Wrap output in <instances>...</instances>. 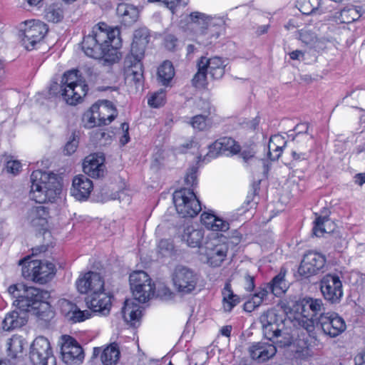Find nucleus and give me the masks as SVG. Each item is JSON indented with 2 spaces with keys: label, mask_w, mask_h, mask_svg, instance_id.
Listing matches in <instances>:
<instances>
[{
  "label": "nucleus",
  "mask_w": 365,
  "mask_h": 365,
  "mask_svg": "<svg viewBox=\"0 0 365 365\" xmlns=\"http://www.w3.org/2000/svg\"><path fill=\"white\" fill-rule=\"evenodd\" d=\"M119 35L118 28H110L101 22L93 26L91 34L84 36L81 43L82 50L89 57L102 58L110 63H115L119 59Z\"/></svg>",
  "instance_id": "obj_1"
},
{
  "label": "nucleus",
  "mask_w": 365,
  "mask_h": 365,
  "mask_svg": "<svg viewBox=\"0 0 365 365\" xmlns=\"http://www.w3.org/2000/svg\"><path fill=\"white\" fill-rule=\"evenodd\" d=\"M129 282L134 299L125 301L122 308V314L125 322L134 325L136 322L139 321L141 316L140 306L134 300L140 303L146 302L154 296L155 287L151 283V279L144 271H135L131 273Z\"/></svg>",
  "instance_id": "obj_2"
},
{
  "label": "nucleus",
  "mask_w": 365,
  "mask_h": 365,
  "mask_svg": "<svg viewBox=\"0 0 365 365\" xmlns=\"http://www.w3.org/2000/svg\"><path fill=\"white\" fill-rule=\"evenodd\" d=\"M281 307L287 314H294V319L298 325L302 327L311 337L317 339L319 329L318 299L304 298L297 300L296 297L289 298L282 302Z\"/></svg>",
  "instance_id": "obj_3"
},
{
  "label": "nucleus",
  "mask_w": 365,
  "mask_h": 365,
  "mask_svg": "<svg viewBox=\"0 0 365 365\" xmlns=\"http://www.w3.org/2000/svg\"><path fill=\"white\" fill-rule=\"evenodd\" d=\"M150 34L146 29H140L135 31L131 44L130 53L124 61L126 78L133 81L136 87L142 85L143 81V66L145 48L149 42Z\"/></svg>",
  "instance_id": "obj_4"
},
{
  "label": "nucleus",
  "mask_w": 365,
  "mask_h": 365,
  "mask_svg": "<svg viewBox=\"0 0 365 365\" xmlns=\"http://www.w3.org/2000/svg\"><path fill=\"white\" fill-rule=\"evenodd\" d=\"M29 197L38 203L52 201L61 193V186L56 175L37 170L31 175Z\"/></svg>",
  "instance_id": "obj_5"
},
{
  "label": "nucleus",
  "mask_w": 365,
  "mask_h": 365,
  "mask_svg": "<svg viewBox=\"0 0 365 365\" xmlns=\"http://www.w3.org/2000/svg\"><path fill=\"white\" fill-rule=\"evenodd\" d=\"M9 293L16 299L13 304L19 309L29 312H33L35 315H39L38 309L42 302L49 297V293L46 290L26 287L24 284H13L8 288Z\"/></svg>",
  "instance_id": "obj_6"
},
{
  "label": "nucleus",
  "mask_w": 365,
  "mask_h": 365,
  "mask_svg": "<svg viewBox=\"0 0 365 365\" xmlns=\"http://www.w3.org/2000/svg\"><path fill=\"white\" fill-rule=\"evenodd\" d=\"M190 19L195 25L197 33V42L205 46L212 43L210 38H217L222 30L225 21L222 18H213L198 11L190 14Z\"/></svg>",
  "instance_id": "obj_7"
},
{
  "label": "nucleus",
  "mask_w": 365,
  "mask_h": 365,
  "mask_svg": "<svg viewBox=\"0 0 365 365\" xmlns=\"http://www.w3.org/2000/svg\"><path fill=\"white\" fill-rule=\"evenodd\" d=\"M22 265V275L40 284L46 283L55 274V265L48 261L31 260L27 257L19 261Z\"/></svg>",
  "instance_id": "obj_8"
},
{
  "label": "nucleus",
  "mask_w": 365,
  "mask_h": 365,
  "mask_svg": "<svg viewBox=\"0 0 365 365\" xmlns=\"http://www.w3.org/2000/svg\"><path fill=\"white\" fill-rule=\"evenodd\" d=\"M87 85L78 83L76 71H70L64 73L61 80V92L64 101L70 105H75L86 96Z\"/></svg>",
  "instance_id": "obj_9"
},
{
  "label": "nucleus",
  "mask_w": 365,
  "mask_h": 365,
  "mask_svg": "<svg viewBox=\"0 0 365 365\" xmlns=\"http://www.w3.org/2000/svg\"><path fill=\"white\" fill-rule=\"evenodd\" d=\"M117 116V110L109 101H103L100 104H93L84 115L87 120L86 126L92 128L110 123Z\"/></svg>",
  "instance_id": "obj_10"
},
{
  "label": "nucleus",
  "mask_w": 365,
  "mask_h": 365,
  "mask_svg": "<svg viewBox=\"0 0 365 365\" xmlns=\"http://www.w3.org/2000/svg\"><path fill=\"white\" fill-rule=\"evenodd\" d=\"M176 210L182 217L196 216L202 210L195 194L189 188H182L173 193Z\"/></svg>",
  "instance_id": "obj_11"
},
{
  "label": "nucleus",
  "mask_w": 365,
  "mask_h": 365,
  "mask_svg": "<svg viewBox=\"0 0 365 365\" xmlns=\"http://www.w3.org/2000/svg\"><path fill=\"white\" fill-rule=\"evenodd\" d=\"M172 279L176 291L182 295H185L192 293L196 289L199 277L193 269L178 265L174 269Z\"/></svg>",
  "instance_id": "obj_12"
},
{
  "label": "nucleus",
  "mask_w": 365,
  "mask_h": 365,
  "mask_svg": "<svg viewBox=\"0 0 365 365\" xmlns=\"http://www.w3.org/2000/svg\"><path fill=\"white\" fill-rule=\"evenodd\" d=\"M46 24L39 20H31L24 23L20 30L22 45L26 50H32L48 31Z\"/></svg>",
  "instance_id": "obj_13"
},
{
  "label": "nucleus",
  "mask_w": 365,
  "mask_h": 365,
  "mask_svg": "<svg viewBox=\"0 0 365 365\" xmlns=\"http://www.w3.org/2000/svg\"><path fill=\"white\" fill-rule=\"evenodd\" d=\"M30 359L34 365H55L48 340L44 336L36 337L31 345Z\"/></svg>",
  "instance_id": "obj_14"
},
{
  "label": "nucleus",
  "mask_w": 365,
  "mask_h": 365,
  "mask_svg": "<svg viewBox=\"0 0 365 365\" xmlns=\"http://www.w3.org/2000/svg\"><path fill=\"white\" fill-rule=\"evenodd\" d=\"M59 344L62 361L65 364L76 365L83 361L84 359L83 349L75 339L68 335H63Z\"/></svg>",
  "instance_id": "obj_15"
},
{
  "label": "nucleus",
  "mask_w": 365,
  "mask_h": 365,
  "mask_svg": "<svg viewBox=\"0 0 365 365\" xmlns=\"http://www.w3.org/2000/svg\"><path fill=\"white\" fill-rule=\"evenodd\" d=\"M321 294L327 302H339L342 296V282L336 274H328L321 279Z\"/></svg>",
  "instance_id": "obj_16"
},
{
  "label": "nucleus",
  "mask_w": 365,
  "mask_h": 365,
  "mask_svg": "<svg viewBox=\"0 0 365 365\" xmlns=\"http://www.w3.org/2000/svg\"><path fill=\"white\" fill-rule=\"evenodd\" d=\"M240 150V146L234 139L223 137L215 140L209 146V151L203 158L199 157V161L209 162L211 159L217 158L219 155L229 152L230 154H236Z\"/></svg>",
  "instance_id": "obj_17"
},
{
  "label": "nucleus",
  "mask_w": 365,
  "mask_h": 365,
  "mask_svg": "<svg viewBox=\"0 0 365 365\" xmlns=\"http://www.w3.org/2000/svg\"><path fill=\"white\" fill-rule=\"evenodd\" d=\"M76 287L81 294H94L104 290V279L99 273L88 272L78 278Z\"/></svg>",
  "instance_id": "obj_18"
},
{
  "label": "nucleus",
  "mask_w": 365,
  "mask_h": 365,
  "mask_svg": "<svg viewBox=\"0 0 365 365\" xmlns=\"http://www.w3.org/2000/svg\"><path fill=\"white\" fill-rule=\"evenodd\" d=\"M346 329V323L342 317L335 312L321 313V329L324 334L330 337H336Z\"/></svg>",
  "instance_id": "obj_19"
},
{
  "label": "nucleus",
  "mask_w": 365,
  "mask_h": 365,
  "mask_svg": "<svg viewBox=\"0 0 365 365\" xmlns=\"http://www.w3.org/2000/svg\"><path fill=\"white\" fill-rule=\"evenodd\" d=\"M88 307L91 312H98L101 315H108L111 308V296L104 290L94 294H89L86 299Z\"/></svg>",
  "instance_id": "obj_20"
},
{
  "label": "nucleus",
  "mask_w": 365,
  "mask_h": 365,
  "mask_svg": "<svg viewBox=\"0 0 365 365\" xmlns=\"http://www.w3.org/2000/svg\"><path fill=\"white\" fill-rule=\"evenodd\" d=\"M248 351L252 359L259 362H264L273 357L276 352V347L267 342H255L252 344Z\"/></svg>",
  "instance_id": "obj_21"
},
{
  "label": "nucleus",
  "mask_w": 365,
  "mask_h": 365,
  "mask_svg": "<svg viewBox=\"0 0 365 365\" xmlns=\"http://www.w3.org/2000/svg\"><path fill=\"white\" fill-rule=\"evenodd\" d=\"M228 249V245L225 243H207L205 247L207 263L212 267H220L227 256Z\"/></svg>",
  "instance_id": "obj_22"
},
{
  "label": "nucleus",
  "mask_w": 365,
  "mask_h": 365,
  "mask_svg": "<svg viewBox=\"0 0 365 365\" xmlns=\"http://www.w3.org/2000/svg\"><path fill=\"white\" fill-rule=\"evenodd\" d=\"M93 185L92 181L84 175L76 176L71 188V195L78 200H85L89 197Z\"/></svg>",
  "instance_id": "obj_23"
},
{
  "label": "nucleus",
  "mask_w": 365,
  "mask_h": 365,
  "mask_svg": "<svg viewBox=\"0 0 365 365\" xmlns=\"http://www.w3.org/2000/svg\"><path fill=\"white\" fill-rule=\"evenodd\" d=\"M48 209L45 206L38 205L29 210L26 220L31 226L38 229H43L48 223Z\"/></svg>",
  "instance_id": "obj_24"
},
{
  "label": "nucleus",
  "mask_w": 365,
  "mask_h": 365,
  "mask_svg": "<svg viewBox=\"0 0 365 365\" xmlns=\"http://www.w3.org/2000/svg\"><path fill=\"white\" fill-rule=\"evenodd\" d=\"M103 161L104 159L101 157H97L95 155H88L85 158L83 164V172L93 178L103 177L105 173Z\"/></svg>",
  "instance_id": "obj_25"
},
{
  "label": "nucleus",
  "mask_w": 365,
  "mask_h": 365,
  "mask_svg": "<svg viewBox=\"0 0 365 365\" xmlns=\"http://www.w3.org/2000/svg\"><path fill=\"white\" fill-rule=\"evenodd\" d=\"M27 321L28 314L26 312L14 310L6 315L2 327L5 331H11L23 327Z\"/></svg>",
  "instance_id": "obj_26"
},
{
  "label": "nucleus",
  "mask_w": 365,
  "mask_h": 365,
  "mask_svg": "<svg viewBox=\"0 0 365 365\" xmlns=\"http://www.w3.org/2000/svg\"><path fill=\"white\" fill-rule=\"evenodd\" d=\"M201 61L205 62V68L213 79H220L225 74L226 66L225 61L218 56L207 58L202 56L200 58Z\"/></svg>",
  "instance_id": "obj_27"
},
{
  "label": "nucleus",
  "mask_w": 365,
  "mask_h": 365,
  "mask_svg": "<svg viewBox=\"0 0 365 365\" xmlns=\"http://www.w3.org/2000/svg\"><path fill=\"white\" fill-rule=\"evenodd\" d=\"M319 258V255L316 252L309 251L305 254L299 267V274L306 277L317 274Z\"/></svg>",
  "instance_id": "obj_28"
},
{
  "label": "nucleus",
  "mask_w": 365,
  "mask_h": 365,
  "mask_svg": "<svg viewBox=\"0 0 365 365\" xmlns=\"http://www.w3.org/2000/svg\"><path fill=\"white\" fill-rule=\"evenodd\" d=\"M285 271L281 269L280 272L276 275L272 281L267 284L260 290H266L267 294L272 292L274 295L278 297L284 293L287 289V283L284 279Z\"/></svg>",
  "instance_id": "obj_29"
},
{
  "label": "nucleus",
  "mask_w": 365,
  "mask_h": 365,
  "mask_svg": "<svg viewBox=\"0 0 365 365\" xmlns=\"http://www.w3.org/2000/svg\"><path fill=\"white\" fill-rule=\"evenodd\" d=\"M117 14L121 17V21L125 26H130L135 22L138 18V9L132 5L120 4L116 9Z\"/></svg>",
  "instance_id": "obj_30"
},
{
  "label": "nucleus",
  "mask_w": 365,
  "mask_h": 365,
  "mask_svg": "<svg viewBox=\"0 0 365 365\" xmlns=\"http://www.w3.org/2000/svg\"><path fill=\"white\" fill-rule=\"evenodd\" d=\"M197 106L200 107V109L204 110L205 113H210V106L208 102L200 99L197 101ZM206 117L205 114L196 115L191 118L188 123L194 129L203 130L207 127Z\"/></svg>",
  "instance_id": "obj_31"
},
{
  "label": "nucleus",
  "mask_w": 365,
  "mask_h": 365,
  "mask_svg": "<svg viewBox=\"0 0 365 365\" xmlns=\"http://www.w3.org/2000/svg\"><path fill=\"white\" fill-rule=\"evenodd\" d=\"M204 237L202 230L195 229L192 226H187L184 229L182 238L187 242L188 246L192 247H200Z\"/></svg>",
  "instance_id": "obj_32"
},
{
  "label": "nucleus",
  "mask_w": 365,
  "mask_h": 365,
  "mask_svg": "<svg viewBox=\"0 0 365 365\" xmlns=\"http://www.w3.org/2000/svg\"><path fill=\"white\" fill-rule=\"evenodd\" d=\"M222 294L223 297V307L226 312H230L233 307L240 302V297L233 293L230 282H226Z\"/></svg>",
  "instance_id": "obj_33"
},
{
  "label": "nucleus",
  "mask_w": 365,
  "mask_h": 365,
  "mask_svg": "<svg viewBox=\"0 0 365 365\" xmlns=\"http://www.w3.org/2000/svg\"><path fill=\"white\" fill-rule=\"evenodd\" d=\"M119 357L120 351L116 344H110L104 349L101 355L103 365H115L119 360Z\"/></svg>",
  "instance_id": "obj_34"
},
{
  "label": "nucleus",
  "mask_w": 365,
  "mask_h": 365,
  "mask_svg": "<svg viewBox=\"0 0 365 365\" xmlns=\"http://www.w3.org/2000/svg\"><path fill=\"white\" fill-rule=\"evenodd\" d=\"M175 75V71L173 64L168 61H164L158 68V78L164 86L168 85Z\"/></svg>",
  "instance_id": "obj_35"
},
{
  "label": "nucleus",
  "mask_w": 365,
  "mask_h": 365,
  "mask_svg": "<svg viewBox=\"0 0 365 365\" xmlns=\"http://www.w3.org/2000/svg\"><path fill=\"white\" fill-rule=\"evenodd\" d=\"M197 71L192 79V85L196 88H203L207 83V70L205 68V62L200 59L197 63Z\"/></svg>",
  "instance_id": "obj_36"
},
{
  "label": "nucleus",
  "mask_w": 365,
  "mask_h": 365,
  "mask_svg": "<svg viewBox=\"0 0 365 365\" xmlns=\"http://www.w3.org/2000/svg\"><path fill=\"white\" fill-rule=\"evenodd\" d=\"M267 296V292L266 290L259 289L252 295L250 300L244 304V309L248 312H252L255 309L260 306Z\"/></svg>",
  "instance_id": "obj_37"
},
{
  "label": "nucleus",
  "mask_w": 365,
  "mask_h": 365,
  "mask_svg": "<svg viewBox=\"0 0 365 365\" xmlns=\"http://www.w3.org/2000/svg\"><path fill=\"white\" fill-rule=\"evenodd\" d=\"M329 214L327 208L321 210V233L332 235L336 228L335 222L328 218Z\"/></svg>",
  "instance_id": "obj_38"
},
{
  "label": "nucleus",
  "mask_w": 365,
  "mask_h": 365,
  "mask_svg": "<svg viewBox=\"0 0 365 365\" xmlns=\"http://www.w3.org/2000/svg\"><path fill=\"white\" fill-rule=\"evenodd\" d=\"M360 15L358 10L354 7L344 8L341 11V21L345 24L351 23L359 18Z\"/></svg>",
  "instance_id": "obj_39"
},
{
  "label": "nucleus",
  "mask_w": 365,
  "mask_h": 365,
  "mask_svg": "<svg viewBox=\"0 0 365 365\" xmlns=\"http://www.w3.org/2000/svg\"><path fill=\"white\" fill-rule=\"evenodd\" d=\"M262 326L272 325L273 324H282V319H279L278 315L274 310H268L264 312L259 317Z\"/></svg>",
  "instance_id": "obj_40"
},
{
  "label": "nucleus",
  "mask_w": 365,
  "mask_h": 365,
  "mask_svg": "<svg viewBox=\"0 0 365 365\" xmlns=\"http://www.w3.org/2000/svg\"><path fill=\"white\" fill-rule=\"evenodd\" d=\"M91 317V310L81 311L78 307L76 308L71 315L67 319L72 323L82 322Z\"/></svg>",
  "instance_id": "obj_41"
},
{
  "label": "nucleus",
  "mask_w": 365,
  "mask_h": 365,
  "mask_svg": "<svg viewBox=\"0 0 365 365\" xmlns=\"http://www.w3.org/2000/svg\"><path fill=\"white\" fill-rule=\"evenodd\" d=\"M281 324L262 326L264 336L270 341H274L276 336L281 334Z\"/></svg>",
  "instance_id": "obj_42"
},
{
  "label": "nucleus",
  "mask_w": 365,
  "mask_h": 365,
  "mask_svg": "<svg viewBox=\"0 0 365 365\" xmlns=\"http://www.w3.org/2000/svg\"><path fill=\"white\" fill-rule=\"evenodd\" d=\"M7 345L9 355L12 358H15L23 350L21 341L17 337L9 339Z\"/></svg>",
  "instance_id": "obj_43"
},
{
  "label": "nucleus",
  "mask_w": 365,
  "mask_h": 365,
  "mask_svg": "<svg viewBox=\"0 0 365 365\" xmlns=\"http://www.w3.org/2000/svg\"><path fill=\"white\" fill-rule=\"evenodd\" d=\"M165 93L163 89L152 94L148 101L150 106L153 108H159L165 103Z\"/></svg>",
  "instance_id": "obj_44"
},
{
  "label": "nucleus",
  "mask_w": 365,
  "mask_h": 365,
  "mask_svg": "<svg viewBox=\"0 0 365 365\" xmlns=\"http://www.w3.org/2000/svg\"><path fill=\"white\" fill-rule=\"evenodd\" d=\"M79 138L76 132L72 133L69 140L64 146L65 155H70L74 153L78 146Z\"/></svg>",
  "instance_id": "obj_45"
},
{
  "label": "nucleus",
  "mask_w": 365,
  "mask_h": 365,
  "mask_svg": "<svg viewBox=\"0 0 365 365\" xmlns=\"http://www.w3.org/2000/svg\"><path fill=\"white\" fill-rule=\"evenodd\" d=\"M58 306L61 314L68 319L71 313L76 310L77 306L70 301L62 299L58 301Z\"/></svg>",
  "instance_id": "obj_46"
},
{
  "label": "nucleus",
  "mask_w": 365,
  "mask_h": 365,
  "mask_svg": "<svg viewBox=\"0 0 365 365\" xmlns=\"http://www.w3.org/2000/svg\"><path fill=\"white\" fill-rule=\"evenodd\" d=\"M319 6V0H304L300 11L303 14L309 15L317 11Z\"/></svg>",
  "instance_id": "obj_47"
},
{
  "label": "nucleus",
  "mask_w": 365,
  "mask_h": 365,
  "mask_svg": "<svg viewBox=\"0 0 365 365\" xmlns=\"http://www.w3.org/2000/svg\"><path fill=\"white\" fill-rule=\"evenodd\" d=\"M173 249V244L169 240H161L158 242V252L163 257L170 255Z\"/></svg>",
  "instance_id": "obj_48"
},
{
  "label": "nucleus",
  "mask_w": 365,
  "mask_h": 365,
  "mask_svg": "<svg viewBox=\"0 0 365 365\" xmlns=\"http://www.w3.org/2000/svg\"><path fill=\"white\" fill-rule=\"evenodd\" d=\"M273 341L277 343L280 346H288L292 344L293 336L287 329L283 330L281 329V334L278 336H276Z\"/></svg>",
  "instance_id": "obj_49"
},
{
  "label": "nucleus",
  "mask_w": 365,
  "mask_h": 365,
  "mask_svg": "<svg viewBox=\"0 0 365 365\" xmlns=\"http://www.w3.org/2000/svg\"><path fill=\"white\" fill-rule=\"evenodd\" d=\"M268 149V155L272 160H276L280 157L282 151V146L276 144L272 138L269 139Z\"/></svg>",
  "instance_id": "obj_50"
},
{
  "label": "nucleus",
  "mask_w": 365,
  "mask_h": 365,
  "mask_svg": "<svg viewBox=\"0 0 365 365\" xmlns=\"http://www.w3.org/2000/svg\"><path fill=\"white\" fill-rule=\"evenodd\" d=\"M300 40L307 45L310 46H314L317 41L316 34L310 31H305L300 34Z\"/></svg>",
  "instance_id": "obj_51"
},
{
  "label": "nucleus",
  "mask_w": 365,
  "mask_h": 365,
  "mask_svg": "<svg viewBox=\"0 0 365 365\" xmlns=\"http://www.w3.org/2000/svg\"><path fill=\"white\" fill-rule=\"evenodd\" d=\"M197 171L195 167L191 168L185 177V183L188 187L194 186L197 184Z\"/></svg>",
  "instance_id": "obj_52"
},
{
  "label": "nucleus",
  "mask_w": 365,
  "mask_h": 365,
  "mask_svg": "<svg viewBox=\"0 0 365 365\" xmlns=\"http://www.w3.org/2000/svg\"><path fill=\"white\" fill-rule=\"evenodd\" d=\"M21 168V164L18 160H9L6 163V170L8 173L14 175L18 174Z\"/></svg>",
  "instance_id": "obj_53"
},
{
  "label": "nucleus",
  "mask_w": 365,
  "mask_h": 365,
  "mask_svg": "<svg viewBox=\"0 0 365 365\" xmlns=\"http://www.w3.org/2000/svg\"><path fill=\"white\" fill-rule=\"evenodd\" d=\"M112 200H118L120 202H123L125 204H129L130 202L131 198L129 195L125 190H120L116 193L112 195Z\"/></svg>",
  "instance_id": "obj_54"
},
{
  "label": "nucleus",
  "mask_w": 365,
  "mask_h": 365,
  "mask_svg": "<svg viewBox=\"0 0 365 365\" xmlns=\"http://www.w3.org/2000/svg\"><path fill=\"white\" fill-rule=\"evenodd\" d=\"M61 12L54 9H49L46 13V18L48 21L58 22L62 19Z\"/></svg>",
  "instance_id": "obj_55"
},
{
  "label": "nucleus",
  "mask_w": 365,
  "mask_h": 365,
  "mask_svg": "<svg viewBox=\"0 0 365 365\" xmlns=\"http://www.w3.org/2000/svg\"><path fill=\"white\" fill-rule=\"evenodd\" d=\"M148 1L151 3L162 4L168 8L173 13H174V9L180 1V0H148Z\"/></svg>",
  "instance_id": "obj_56"
},
{
  "label": "nucleus",
  "mask_w": 365,
  "mask_h": 365,
  "mask_svg": "<svg viewBox=\"0 0 365 365\" xmlns=\"http://www.w3.org/2000/svg\"><path fill=\"white\" fill-rule=\"evenodd\" d=\"M230 228V224L228 222L223 220L221 218H219L215 225H214L212 231H221V232H225L228 230Z\"/></svg>",
  "instance_id": "obj_57"
},
{
  "label": "nucleus",
  "mask_w": 365,
  "mask_h": 365,
  "mask_svg": "<svg viewBox=\"0 0 365 365\" xmlns=\"http://www.w3.org/2000/svg\"><path fill=\"white\" fill-rule=\"evenodd\" d=\"M121 129L123 132V135L120 138V143L124 145L129 142L130 137L128 134L129 125L127 123H123L121 124Z\"/></svg>",
  "instance_id": "obj_58"
},
{
  "label": "nucleus",
  "mask_w": 365,
  "mask_h": 365,
  "mask_svg": "<svg viewBox=\"0 0 365 365\" xmlns=\"http://www.w3.org/2000/svg\"><path fill=\"white\" fill-rule=\"evenodd\" d=\"M178 39L173 35H168L165 38V47L169 50H173L177 44Z\"/></svg>",
  "instance_id": "obj_59"
},
{
  "label": "nucleus",
  "mask_w": 365,
  "mask_h": 365,
  "mask_svg": "<svg viewBox=\"0 0 365 365\" xmlns=\"http://www.w3.org/2000/svg\"><path fill=\"white\" fill-rule=\"evenodd\" d=\"M255 285V278L249 274H246L245 276V289L247 292H251L254 289Z\"/></svg>",
  "instance_id": "obj_60"
},
{
  "label": "nucleus",
  "mask_w": 365,
  "mask_h": 365,
  "mask_svg": "<svg viewBox=\"0 0 365 365\" xmlns=\"http://www.w3.org/2000/svg\"><path fill=\"white\" fill-rule=\"evenodd\" d=\"M212 217L213 214L204 212L201 215V222L207 228L210 225L212 226L211 221Z\"/></svg>",
  "instance_id": "obj_61"
},
{
  "label": "nucleus",
  "mask_w": 365,
  "mask_h": 365,
  "mask_svg": "<svg viewBox=\"0 0 365 365\" xmlns=\"http://www.w3.org/2000/svg\"><path fill=\"white\" fill-rule=\"evenodd\" d=\"M354 362L355 365H365V349L355 356Z\"/></svg>",
  "instance_id": "obj_62"
},
{
  "label": "nucleus",
  "mask_w": 365,
  "mask_h": 365,
  "mask_svg": "<svg viewBox=\"0 0 365 365\" xmlns=\"http://www.w3.org/2000/svg\"><path fill=\"white\" fill-rule=\"evenodd\" d=\"M292 60H301L304 58V53L300 50H295L289 53Z\"/></svg>",
  "instance_id": "obj_63"
},
{
  "label": "nucleus",
  "mask_w": 365,
  "mask_h": 365,
  "mask_svg": "<svg viewBox=\"0 0 365 365\" xmlns=\"http://www.w3.org/2000/svg\"><path fill=\"white\" fill-rule=\"evenodd\" d=\"M271 138L276 144L282 146V149L285 146L287 143L286 141H284V138L279 135H275L272 136Z\"/></svg>",
  "instance_id": "obj_64"
}]
</instances>
